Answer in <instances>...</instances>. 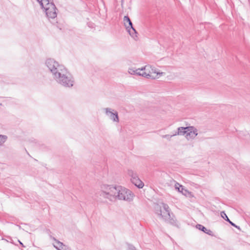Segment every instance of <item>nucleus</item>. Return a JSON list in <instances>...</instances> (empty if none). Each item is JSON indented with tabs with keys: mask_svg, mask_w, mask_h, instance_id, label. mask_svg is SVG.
I'll use <instances>...</instances> for the list:
<instances>
[{
	"mask_svg": "<svg viewBox=\"0 0 250 250\" xmlns=\"http://www.w3.org/2000/svg\"><path fill=\"white\" fill-rule=\"evenodd\" d=\"M7 136L6 135H0V146L6 141Z\"/></svg>",
	"mask_w": 250,
	"mask_h": 250,
	"instance_id": "obj_17",
	"label": "nucleus"
},
{
	"mask_svg": "<svg viewBox=\"0 0 250 250\" xmlns=\"http://www.w3.org/2000/svg\"><path fill=\"white\" fill-rule=\"evenodd\" d=\"M45 65L58 83L65 87L73 86L74 78L63 65L60 64L53 59H47Z\"/></svg>",
	"mask_w": 250,
	"mask_h": 250,
	"instance_id": "obj_1",
	"label": "nucleus"
},
{
	"mask_svg": "<svg viewBox=\"0 0 250 250\" xmlns=\"http://www.w3.org/2000/svg\"><path fill=\"white\" fill-rule=\"evenodd\" d=\"M161 207L156 210V214L158 216L168 222L171 225L178 227L177 220L172 213L170 214L168 206L165 203H162Z\"/></svg>",
	"mask_w": 250,
	"mask_h": 250,
	"instance_id": "obj_3",
	"label": "nucleus"
},
{
	"mask_svg": "<svg viewBox=\"0 0 250 250\" xmlns=\"http://www.w3.org/2000/svg\"><path fill=\"white\" fill-rule=\"evenodd\" d=\"M150 71L151 72V77H153L152 75V74H156L157 75L162 76L164 73L163 72H160L157 71L156 69L154 67H152L151 66Z\"/></svg>",
	"mask_w": 250,
	"mask_h": 250,
	"instance_id": "obj_16",
	"label": "nucleus"
},
{
	"mask_svg": "<svg viewBox=\"0 0 250 250\" xmlns=\"http://www.w3.org/2000/svg\"><path fill=\"white\" fill-rule=\"evenodd\" d=\"M174 134L172 135H164L162 136V137L163 138H165L167 139L168 141H170L171 140V137L174 136Z\"/></svg>",
	"mask_w": 250,
	"mask_h": 250,
	"instance_id": "obj_19",
	"label": "nucleus"
},
{
	"mask_svg": "<svg viewBox=\"0 0 250 250\" xmlns=\"http://www.w3.org/2000/svg\"><path fill=\"white\" fill-rule=\"evenodd\" d=\"M187 127H179L177 128V131L175 132L174 135H185L187 132Z\"/></svg>",
	"mask_w": 250,
	"mask_h": 250,
	"instance_id": "obj_11",
	"label": "nucleus"
},
{
	"mask_svg": "<svg viewBox=\"0 0 250 250\" xmlns=\"http://www.w3.org/2000/svg\"><path fill=\"white\" fill-rule=\"evenodd\" d=\"M150 68L151 66L149 65H146L145 66L140 68V69H141V76H143L146 78L151 77V72L150 71Z\"/></svg>",
	"mask_w": 250,
	"mask_h": 250,
	"instance_id": "obj_8",
	"label": "nucleus"
},
{
	"mask_svg": "<svg viewBox=\"0 0 250 250\" xmlns=\"http://www.w3.org/2000/svg\"><path fill=\"white\" fill-rule=\"evenodd\" d=\"M173 182L174 183V187L176 189H177L179 192L184 193L182 190H180V188H182L183 189V186L180 185L178 183L176 182L175 181L173 180Z\"/></svg>",
	"mask_w": 250,
	"mask_h": 250,
	"instance_id": "obj_15",
	"label": "nucleus"
},
{
	"mask_svg": "<svg viewBox=\"0 0 250 250\" xmlns=\"http://www.w3.org/2000/svg\"><path fill=\"white\" fill-rule=\"evenodd\" d=\"M131 182L133 184L139 188H142L144 186L143 182L140 179L138 176L134 179H132Z\"/></svg>",
	"mask_w": 250,
	"mask_h": 250,
	"instance_id": "obj_10",
	"label": "nucleus"
},
{
	"mask_svg": "<svg viewBox=\"0 0 250 250\" xmlns=\"http://www.w3.org/2000/svg\"><path fill=\"white\" fill-rule=\"evenodd\" d=\"M180 190H182L184 192V194H186V193L187 192V190L186 189H184V188H183V189H182V188H180Z\"/></svg>",
	"mask_w": 250,
	"mask_h": 250,
	"instance_id": "obj_21",
	"label": "nucleus"
},
{
	"mask_svg": "<svg viewBox=\"0 0 250 250\" xmlns=\"http://www.w3.org/2000/svg\"><path fill=\"white\" fill-rule=\"evenodd\" d=\"M229 223L231 226H233V227H235V228H238L237 226H236L235 224H234L233 223H232L231 221H229Z\"/></svg>",
	"mask_w": 250,
	"mask_h": 250,
	"instance_id": "obj_20",
	"label": "nucleus"
},
{
	"mask_svg": "<svg viewBox=\"0 0 250 250\" xmlns=\"http://www.w3.org/2000/svg\"><path fill=\"white\" fill-rule=\"evenodd\" d=\"M52 239L56 242V244H54L53 246L57 250H66L67 247L66 245H64L62 242L58 241L54 237H53Z\"/></svg>",
	"mask_w": 250,
	"mask_h": 250,
	"instance_id": "obj_9",
	"label": "nucleus"
},
{
	"mask_svg": "<svg viewBox=\"0 0 250 250\" xmlns=\"http://www.w3.org/2000/svg\"><path fill=\"white\" fill-rule=\"evenodd\" d=\"M196 228L198 229H199L202 230L204 232H205L206 234H208L209 235H212V232L210 229H208L207 228H206L204 226H203L202 225L198 224L196 226Z\"/></svg>",
	"mask_w": 250,
	"mask_h": 250,
	"instance_id": "obj_13",
	"label": "nucleus"
},
{
	"mask_svg": "<svg viewBox=\"0 0 250 250\" xmlns=\"http://www.w3.org/2000/svg\"><path fill=\"white\" fill-rule=\"evenodd\" d=\"M221 216L226 221H227L228 222H229L230 220L229 219V218H228L224 211L221 212Z\"/></svg>",
	"mask_w": 250,
	"mask_h": 250,
	"instance_id": "obj_18",
	"label": "nucleus"
},
{
	"mask_svg": "<svg viewBox=\"0 0 250 250\" xmlns=\"http://www.w3.org/2000/svg\"><path fill=\"white\" fill-rule=\"evenodd\" d=\"M124 24L129 35L135 38L137 37V31L133 27L132 23L128 16H125L123 19Z\"/></svg>",
	"mask_w": 250,
	"mask_h": 250,
	"instance_id": "obj_5",
	"label": "nucleus"
},
{
	"mask_svg": "<svg viewBox=\"0 0 250 250\" xmlns=\"http://www.w3.org/2000/svg\"><path fill=\"white\" fill-rule=\"evenodd\" d=\"M19 242L20 243V245L22 246V247H24L22 243H21L20 240H18Z\"/></svg>",
	"mask_w": 250,
	"mask_h": 250,
	"instance_id": "obj_22",
	"label": "nucleus"
},
{
	"mask_svg": "<svg viewBox=\"0 0 250 250\" xmlns=\"http://www.w3.org/2000/svg\"><path fill=\"white\" fill-rule=\"evenodd\" d=\"M100 199L113 201L116 199L130 202L133 200V193L130 190L122 186L104 185L99 192Z\"/></svg>",
	"mask_w": 250,
	"mask_h": 250,
	"instance_id": "obj_2",
	"label": "nucleus"
},
{
	"mask_svg": "<svg viewBox=\"0 0 250 250\" xmlns=\"http://www.w3.org/2000/svg\"><path fill=\"white\" fill-rule=\"evenodd\" d=\"M186 138L188 140H193L198 135L197 129L193 126H187Z\"/></svg>",
	"mask_w": 250,
	"mask_h": 250,
	"instance_id": "obj_7",
	"label": "nucleus"
},
{
	"mask_svg": "<svg viewBox=\"0 0 250 250\" xmlns=\"http://www.w3.org/2000/svg\"><path fill=\"white\" fill-rule=\"evenodd\" d=\"M42 8L45 10L48 19H54L57 17L56 8L51 0H37Z\"/></svg>",
	"mask_w": 250,
	"mask_h": 250,
	"instance_id": "obj_4",
	"label": "nucleus"
},
{
	"mask_svg": "<svg viewBox=\"0 0 250 250\" xmlns=\"http://www.w3.org/2000/svg\"><path fill=\"white\" fill-rule=\"evenodd\" d=\"M127 175L129 177H130V181H131L132 179H134L135 178L138 176V174L135 171H134L131 169L128 170Z\"/></svg>",
	"mask_w": 250,
	"mask_h": 250,
	"instance_id": "obj_14",
	"label": "nucleus"
},
{
	"mask_svg": "<svg viewBox=\"0 0 250 250\" xmlns=\"http://www.w3.org/2000/svg\"><path fill=\"white\" fill-rule=\"evenodd\" d=\"M141 69H140V68L135 69V68H129L128 70V73L131 75L141 76Z\"/></svg>",
	"mask_w": 250,
	"mask_h": 250,
	"instance_id": "obj_12",
	"label": "nucleus"
},
{
	"mask_svg": "<svg viewBox=\"0 0 250 250\" xmlns=\"http://www.w3.org/2000/svg\"><path fill=\"white\" fill-rule=\"evenodd\" d=\"M105 115L113 122L119 123V118L117 111L110 108L104 109Z\"/></svg>",
	"mask_w": 250,
	"mask_h": 250,
	"instance_id": "obj_6",
	"label": "nucleus"
}]
</instances>
